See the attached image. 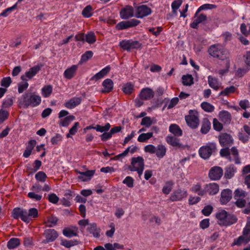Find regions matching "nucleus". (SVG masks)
<instances>
[{
  "label": "nucleus",
  "mask_w": 250,
  "mask_h": 250,
  "mask_svg": "<svg viewBox=\"0 0 250 250\" xmlns=\"http://www.w3.org/2000/svg\"><path fill=\"white\" fill-rule=\"evenodd\" d=\"M42 101L41 97L32 93H25L19 101L20 107L27 108L29 106L32 107L39 105Z\"/></svg>",
  "instance_id": "f257e3e1"
},
{
  "label": "nucleus",
  "mask_w": 250,
  "mask_h": 250,
  "mask_svg": "<svg viewBox=\"0 0 250 250\" xmlns=\"http://www.w3.org/2000/svg\"><path fill=\"white\" fill-rule=\"evenodd\" d=\"M218 219V223L221 226H230L237 221L236 216L232 214H229L225 210H222L216 214Z\"/></svg>",
  "instance_id": "f03ea898"
},
{
  "label": "nucleus",
  "mask_w": 250,
  "mask_h": 250,
  "mask_svg": "<svg viewBox=\"0 0 250 250\" xmlns=\"http://www.w3.org/2000/svg\"><path fill=\"white\" fill-rule=\"evenodd\" d=\"M217 151V148L216 143H208L199 148V154L202 158L207 160L212 155H214Z\"/></svg>",
  "instance_id": "7ed1b4c3"
},
{
  "label": "nucleus",
  "mask_w": 250,
  "mask_h": 250,
  "mask_svg": "<svg viewBox=\"0 0 250 250\" xmlns=\"http://www.w3.org/2000/svg\"><path fill=\"white\" fill-rule=\"evenodd\" d=\"M188 112L189 114L185 116L187 124L190 128L195 129L199 125L198 113L193 110H189Z\"/></svg>",
  "instance_id": "20e7f679"
},
{
  "label": "nucleus",
  "mask_w": 250,
  "mask_h": 250,
  "mask_svg": "<svg viewBox=\"0 0 250 250\" xmlns=\"http://www.w3.org/2000/svg\"><path fill=\"white\" fill-rule=\"evenodd\" d=\"M119 46L124 50L130 51L131 49H137L142 47V43L138 41L123 40L120 42Z\"/></svg>",
  "instance_id": "39448f33"
},
{
  "label": "nucleus",
  "mask_w": 250,
  "mask_h": 250,
  "mask_svg": "<svg viewBox=\"0 0 250 250\" xmlns=\"http://www.w3.org/2000/svg\"><path fill=\"white\" fill-rule=\"evenodd\" d=\"M43 65L42 63L35 65L30 68L24 75L21 76L22 81H29L31 80L41 70Z\"/></svg>",
  "instance_id": "423d86ee"
},
{
  "label": "nucleus",
  "mask_w": 250,
  "mask_h": 250,
  "mask_svg": "<svg viewBox=\"0 0 250 250\" xmlns=\"http://www.w3.org/2000/svg\"><path fill=\"white\" fill-rule=\"evenodd\" d=\"M219 190V185L215 183H211L206 184L203 191L200 193L201 196H205L206 194H208L210 195H214L216 194Z\"/></svg>",
  "instance_id": "0eeeda50"
},
{
  "label": "nucleus",
  "mask_w": 250,
  "mask_h": 250,
  "mask_svg": "<svg viewBox=\"0 0 250 250\" xmlns=\"http://www.w3.org/2000/svg\"><path fill=\"white\" fill-rule=\"evenodd\" d=\"M140 23V21L134 19L128 21H122L116 25V28L119 30L126 29L135 27Z\"/></svg>",
  "instance_id": "6e6552de"
},
{
  "label": "nucleus",
  "mask_w": 250,
  "mask_h": 250,
  "mask_svg": "<svg viewBox=\"0 0 250 250\" xmlns=\"http://www.w3.org/2000/svg\"><path fill=\"white\" fill-rule=\"evenodd\" d=\"M135 15L137 18H143L151 14L152 10L146 5L137 6L135 9Z\"/></svg>",
  "instance_id": "1a4fd4ad"
},
{
  "label": "nucleus",
  "mask_w": 250,
  "mask_h": 250,
  "mask_svg": "<svg viewBox=\"0 0 250 250\" xmlns=\"http://www.w3.org/2000/svg\"><path fill=\"white\" fill-rule=\"evenodd\" d=\"M187 196L188 192L186 190L179 188L173 191L170 196L169 200L172 202L179 201L186 198Z\"/></svg>",
  "instance_id": "9d476101"
},
{
  "label": "nucleus",
  "mask_w": 250,
  "mask_h": 250,
  "mask_svg": "<svg viewBox=\"0 0 250 250\" xmlns=\"http://www.w3.org/2000/svg\"><path fill=\"white\" fill-rule=\"evenodd\" d=\"M223 174V170L220 167L215 166L210 168L208 172V177L212 180H218Z\"/></svg>",
  "instance_id": "9b49d317"
},
{
  "label": "nucleus",
  "mask_w": 250,
  "mask_h": 250,
  "mask_svg": "<svg viewBox=\"0 0 250 250\" xmlns=\"http://www.w3.org/2000/svg\"><path fill=\"white\" fill-rule=\"evenodd\" d=\"M43 236L45 239L43 243L46 244L54 241L58 237V233L55 229H50L44 230Z\"/></svg>",
  "instance_id": "f8f14e48"
},
{
  "label": "nucleus",
  "mask_w": 250,
  "mask_h": 250,
  "mask_svg": "<svg viewBox=\"0 0 250 250\" xmlns=\"http://www.w3.org/2000/svg\"><path fill=\"white\" fill-rule=\"evenodd\" d=\"M142 166H143V167H145L144 159L142 157H132L131 164L128 166V169L131 170L135 168H140Z\"/></svg>",
  "instance_id": "ddd939ff"
},
{
  "label": "nucleus",
  "mask_w": 250,
  "mask_h": 250,
  "mask_svg": "<svg viewBox=\"0 0 250 250\" xmlns=\"http://www.w3.org/2000/svg\"><path fill=\"white\" fill-rule=\"evenodd\" d=\"M12 214V216L15 219H18L20 218L24 222L28 219L25 215L26 214V209L16 208L13 209Z\"/></svg>",
  "instance_id": "4468645a"
},
{
  "label": "nucleus",
  "mask_w": 250,
  "mask_h": 250,
  "mask_svg": "<svg viewBox=\"0 0 250 250\" xmlns=\"http://www.w3.org/2000/svg\"><path fill=\"white\" fill-rule=\"evenodd\" d=\"M219 143L221 146L229 147L233 144V139L231 136L227 133L222 134L219 137Z\"/></svg>",
  "instance_id": "2eb2a0df"
},
{
  "label": "nucleus",
  "mask_w": 250,
  "mask_h": 250,
  "mask_svg": "<svg viewBox=\"0 0 250 250\" xmlns=\"http://www.w3.org/2000/svg\"><path fill=\"white\" fill-rule=\"evenodd\" d=\"M166 141L169 145L177 148L184 149L185 148L186 146L180 143L179 139L176 136L168 135L166 137Z\"/></svg>",
  "instance_id": "dca6fc26"
},
{
  "label": "nucleus",
  "mask_w": 250,
  "mask_h": 250,
  "mask_svg": "<svg viewBox=\"0 0 250 250\" xmlns=\"http://www.w3.org/2000/svg\"><path fill=\"white\" fill-rule=\"evenodd\" d=\"M216 58L223 61L226 60V66L228 68L229 67V52L227 50L220 46L218 54Z\"/></svg>",
  "instance_id": "f3484780"
},
{
  "label": "nucleus",
  "mask_w": 250,
  "mask_h": 250,
  "mask_svg": "<svg viewBox=\"0 0 250 250\" xmlns=\"http://www.w3.org/2000/svg\"><path fill=\"white\" fill-rule=\"evenodd\" d=\"M120 17L122 19H128L134 16V10L132 6L127 5L122 8L120 12Z\"/></svg>",
  "instance_id": "a211bd4d"
},
{
  "label": "nucleus",
  "mask_w": 250,
  "mask_h": 250,
  "mask_svg": "<svg viewBox=\"0 0 250 250\" xmlns=\"http://www.w3.org/2000/svg\"><path fill=\"white\" fill-rule=\"evenodd\" d=\"M232 198V191L229 189H223L221 193L220 202L225 205L228 203Z\"/></svg>",
  "instance_id": "6ab92c4d"
},
{
  "label": "nucleus",
  "mask_w": 250,
  "mask_h": 250,
  "mask_svg": "<svg viewBox=\"0 0 250 250\" xmlns=\"http://www.w3.org/2000/svg\"><path fill=\"white\" fill-rule=\"evenodd\" d=\"M80 175L78 176V178L83 182L89 181L93 176L95 173V170H88L86 171L81 172L77 171Z\"/></svg>",
  "instance_id": "aec40b11"
},
{
  "label": "nucleus",
  "mask_w": 250,
  "mask_h": 250,
  "mask_svg": "<svg viewBox=\"0 0 250 250\" xmlns=\"http://www.w3.org/2000/svg\"><path fill=\"white\" fill-rule=\"evenodd\" d=\"M153 91L149 88L143 89L140 93V97L142 100H147L153 97Z\"/></svg>",
  "instance_id": "412c9836"
},
{
  "label": "nucleus",
  "mask_w": 250,
  "mask_h": 250,
  "mask_svg": "<svg viewBox=\"0 0 250 250\" xmlns=\"http://www.w3.org/2000/svg\"><path fill=\"white\" fill-rule=\"evenodd\" d=\"M244 61L247 65L246 68L239 69L238 71L241 73V76L246 73L250 69V51H247L243 56Z\"/></svg>",
  "instance_id": "4be33fe9"
},
{
  "label": "nucleus",
  "mask_w": 250,
  "mask_h": 250,
  "mask_svg": "<svg viewBox=\"0 0 250 250\" xmlns=\"http://www.w3.org/2000/svg\"><path fill=\"white\" fill-rule=\"evenodd\" d=\"M62 233L68 238L77 236H78V228L76 227L65 228L62 230Z\"/></svg>",
  "instance_id": "5701e85b"
},
{
  "label": "nucleus",
  "mask_w": 250,
  "mask_h": 250,
  "mask_svg": "<svg viewBox=\"0 0 250 250\" xmlns=\"http://www.w3.org/2000/svg\"><path fill=\"white\" fill-rule=\"evenodd\" d=\"M196 17L197 18L190 25V27L194 29H198V24L206 21L207 19V16L203 14H201L199 15L198 14Z\"/></svg>",
  "instance_id": "b1692460"
},
{
  "label": "nucleus",
  "mask_w": 250,
  "mask_h": 250,
  "mask_svg": "<svg viewBox=\"0 0 250 250\" xmlns=\"http://www.w3.org/2000/svg\"><path fill=\"white\" fill-rule=\"evenodd\" d=\"M102 85L104 89L102 90V92L104 93H109L113 88V82L112 80L106 79L103 81Z\"/></svg>",
  "instance_id": "393cba45"
},
{
  "label": "nucleus",
  "mask_w": 250,
  "mask_h": 250,
  "mask_svg": "<svg viewBox=\"0 0 250 250\" xmlns=\"http://www.w3.org/2000/svg\"><path fill=\"white\" fill-rule=\"evenodd\" d=\"M81 99L79 97H74L70 99L64 104L65 106L69 109H72L81 104Z\"/></svg>",
  "instance_id": "a878e982"
},
{
  "label": "nucleus",
  "mask_w": 250,
  "mask_h": 250,
  "mask_svg": "<svg viewBox=\"0 0 250 250\" xmlns=\"http://www.w3.org/2000/svg\"><path fill=\"white\" fill-rule=\"evenodd\" d=\"M86 229L90 232V233L92 234L94 237H100V229L97 228L96 223L90 224L89 226H88L87 228Z\"/></svg>",
  "instance_id": "bb28decb"
},
{
  "label": "nucleus",
  "mask_w": 250,
  "mask_h": 250,
  "mask_svg": "<svg viewBox=\"0 0 250 250\" xmlns=\"http://www.w3.org/2000/svg\"><path fill=\"white\" fill-rule=\"evenodd\" d=\"M219 116L221 121L224 124H229L230 123L231 120V116L228 111L222 110L220 111Z\"/></svg>",
  "instance_id": "cd10ccee"
},
{
  "label": "nucleus",
  "mask_w": 250,
  "mask_h": 250,
  "mask_svg": "<svg viewBox=\"0 0 250 250\" xmlns=\"http://www.w3.org/2000/svg\"><path fill=\"white\" fill-rule=\"evenodd\" d=\"M225 170V178L229 179L234 176V174L236 171V168L234 165H230V166L226 167Z\"/></svg>",
  "instance_id": "c85d7f7f"
},
{
  "label": "nucleus",
  "mask_w": 250,
  "mask_h": 250,
  "mask_svg": "<svg viewBox=\"0 0 250 250\" xmlns=\"http://www.w3.org/2000/svg\"><path fill=\"white\" fill-rule=\"evenodd\" d=\"M211 128V123L207 118L203 119L201 128V132L202 134H206L208 133Z\"/></svg>",
  "instance_id": "c756f323"
},
{
  "label": "nucleus",
  "mask_w": 250,
  "mask_h": 250,
  "mask_svg": "<svg viewBox=\"0 0 250 250\" xmlns=\"http://www.w3.org/2000/svg\"><path fill=\"white\" fill-rule=\"evenodd\" d=\"M78 68V65H73L70 68L66 69L64 72V77L67 79H72Z\"/></svg>",
  "instance_id": "7c9ffc66"
},
{
  "label": "nucleus",
  "mask_w": 250,
  "mask_h": 250,
  "mask_svg": "<svg viewBox=\"0 0 250 250\" xmlns=\"http://www.w3.org/2000/svg\"><path fill=\"white\" fill-rule=\"evenodd\" d=\"M27 220L25 221L26 223H29L32 218H36L38 217V210L37 208H33L29 209L28 211L26 210V214L25 215Z\"/></svg>",
  "instance_id": "2f4dec72"
},
{
  "label": "nucleus",
  "mask_w": 250,
  "mask_h": 250,
  "mask_svg": "<svg viewBox=\"0 0 250 250\" xmlns=\"http://www.w3.org/2000/svg\"><path fill=\"white\" fill-rule=\"evenodd\" d=\"M208 84L209 86L215 90H217L219 88V83L217 78H213L211 76L208 77Z\"/></svg>",
  "instance_id": "473e14b6"
},
{
  "label": "nucleus",
  "mask_w": 250,
  "mask_h": 250,
  "mask_svg": "<svg viewBox=\"0 0 250 250\" xmlns=\"http://www.w3.org/2000/svg\"><path fill=\"white\" fill-rule=\"evenodd\" d=\"M169 131L174 135V136H181L183 131L176 124H171L169 127Z\"/></svg>",
  "instance_id": "72a5a7b5"
},
{
  "label": "nucleus",
  "mask_w": 250,
  "mask_h": 250,
  "mask_svg": "<svg viewBox=\"0 0 250 250\" xmlns=\"http://www.w3.org/2000/svg\"><path fill=\"white\" fill-rule=\"evenodd\" d=\"M20 245V240L17 238H12L7 242V246L9 249H14Z\"/></svg>",
  "instance_id": "f704fd0d"
},
{
  "label": "nucleus",
  "mask_w": 250,
  "mask_h": 250,
  "mask_svg": "<svg viewBox=\"0 0 250 250\" xmlns=\"http://www.w3.org/2000/svg\"><path fill=\"white\" fill-rule=\"evenodd\" d=\"M166 153V148L163 145H159L156 148V155L159 158H162Z\"/></svg>",
  "instance_id": "c9c22d12"
},
{
  "label": "nucleus",
  "mask_w": 250,
  "mask_h": 250,
  "mask_svg": "<svg viewBox=\"0 0 250 250\" xmlns=\"http://www.w3.org/2000/svg\"><path fill=\"white\" fill-rule=\"evenodd\" d=\"M250 241V237H244V236H240L238 238L234 239L233 243V245L240 246L242 243L247 244Z\"/></svg>",
  "instance_id": "e433bc0d"
},
{
  "label": "nucleus",
  "mask_w": 250,
  "mask_h": 250,
  "mask_svg": "<svg viewBox=\"0 0 250 250\" xmlns=\"http://www.w3.org/2000/svg\"><path fill=\"white\" fill-rule=\"evenodd\" d=\"M174 183L173 181L170 180L166 182L165 185L162 188L163 192L166 195L168 194L172 189V187L174 185Z\"/></svg>",
  "instance_id": "4c0bfd02"
},
{
  "label": "nucleus",
  "mask_w": 250,
  "mask_h": 250,
  "mask_svg": "<svg viewBox=\"0 0 250 250\" xmlns=\"http://www.w3.org/2000/svg\"><path fill=\"white\" fill-rule=\"evenodd\" d=\"M217 7V6L214 4H208L206 3L202 5L196 11V13H195L194 18H196V16H197V15L199 14V13L203 10H207V9H212L216 8Z\"/></svg>",
  "instance_id": "58836bf2"
},
{
  "label": "nucleus",
  "mask_w": 250,
  "mask_h": 250,
  "mask_svg": "<svg viewBox=\"0 0 250 250\" xmlns=\"http://www.w3.org/2000/svg\"><path fill=\"white\" fill-rule=\"evenodd\" d=\"M182 79V83L184 85L190 86L193 83V78L191 75H183Z\"/></svg>",
  "instance_id": "ea45409f"
},
{
  "label": "nucleus",
  "mask_w": 250,
  "mask_h": 250,
  "mask_svg": "<svg viewBox=\"0 0 250 250\" xmlns=\"http://www.w3.org/2000/svg\"><path fill=\"white\" fill-rule=\"evenodd\" d=\"M78 244V241L74 240H67L65 239H62L61 240V245L67 248H69L72 246Z\"/></svg>",
  "instance_id": "a19ab883"
},
{
  "label": "nucleus",
  "mask_w": 250,
  "mask_h": 250,
  "mask_svg": "<svg viewBox=\"0 0 250 250\" xmlns=\"http://www.w3.org/2000/svg\"><path fill=\"white\" fill-rule=\"evenodd\" d=\"M53 87L51 85H45L42 89V94L43 97H48L52 92Z\"/></svg>",
  "instance_id": "79ce46f5"
},
{
  "label": "nucleus",
  "mask_w": 250,
  "mask_h": 250,
  "mask_svg": "<svg viewBox=\"0 0 250 250\" xmlns=\"http://www.w3.org/2000/svg\"><path fill=\"white\" fill-rule=\"evenodd\" d=\"M152 136L153 132H152L146 133H142L139 136L137 140L139 142H146Z\"/></svg>",
  "instance_id": "37998d69"
},
{
  "label": "nucleus",
  "mask_w": 250,
  "mask_h": 250,
  "mask_svg": "<svg viewBox=\"0 0 250 250\" xmlns=\"http://www.w3.org/2000/svg\"><path fill=\"white\" fill-rule=\"evenodd\" d=\"M219 47L220 46L218 45H211L208 50L209 54L213 57L216 58L218 54Z\"/></svg>",
  "instance_id": "c03bdc74"
},
{
  "label": "nucleus",
  "mask_w": 250,
  "mask_h": 250,
  "mask_svg": "<svg viewBox=\"0 0 250 250\" xmlns=\"http://www.w3.org/2000/svg\"><path fill=\"white\" fill-rule=\"evenodd\" d=\"M134 90V85L130 83H127L123 87V91L125 94H130Z\"/></svg>",
  "instance_id": "a18cd8bd"
},
{
  "label": "nucleus",
  "mask_w": 250,
  "mask_h": 250,
  "mask_svg": "<svg viewBox=\"0 0 250 250\" xmlns=\"http://www.w3.org/2000/svg\"><path fill=\"white\" fill-rule=\"evenodd\" d=\"M85 41L89 44L94 43L96 41V37L93 32H90L85 35Z\"/></svg>",
  "instance_id": "49530a36"
},
{
  "label": "nucleus",
  "mask_w": 250,
  "mask_h": 250,
  "mask_svg": "<svg viewBox=\"0 0 250 250\" xmlns=\"http://www.w3.org/2000/svg\"><path fill=\"white\" fill-rule=\"evenodd\" d=\"M202 108L208 112H211L214 111V107L210 103L204 102L201 104Z\"/></svg>",
  "instance_id": "de8ad7c7"
},
{
  "label": "nucleus",
  "mask_w": 250,
  "mask_h": 250,
  "mask_svg": "<svg viewBox=\"0 0 250 250\" xmlns=\"http://www.w3.org/2000/svg\"><path fill=\"white\" fill-rule=\"evenodd\" d=\"M235 89L236 88L234 86L227 87L219 94V96H228L229 94L234 93Z\"/></svg>",
  "instance_id": "09e8293b"
},
{
  "label": "nucleus",
  "mask_w": 250,
  "mask_h": 250,
  "mask_svg": "<svg viewBox=\"0 0 250 250\" xmlns=\"http://www.w3.org/2000/svg\"><path fill=\"white\" fill-rule=\"evenodd\" d=\"M75 118V117L73 115L67 116L60 122V125L62 126H67L70 124V122L73 121Z\"/></svg>",
  "instance_id": "8fccbe9b"
},
{
  "label": "nucleus",
  "mask_w": 250,
  "mask_h": 250,
  "mask_svg": "<svg viewBox=\"0 0 250 250\" xmlns=\"http://www.w3.org/2000/svg\"><path fill=\"white\" fill-rule=\"evenodd\" d=\"M92 8L90 5H87L82 11V15L85 18H89L92 16Z\"/></svg>",
  "instance_id": "3c124183"
},
{
  "label": "nucleus",
  "mask_w": 250,
  "mask_h": 250,
  "mask_svg": "<svg viewBox=\"0 0 250 250\" xmlns=\"http://www.w3.org/2000/svg\"><path fill=\"white\" fill-rule=\"evenodd\" d=\"M58 219L54 216H51L47 218V224L46 226L48 227H53L57 225Z\"/></svg>",
  "instance_id": "603ef678"
},
{
  "label": "nucleus",
  "mask_w": 250,
  "mask_h": 250,
  "mask_svg": "<svg viewBox=\"0 0 250 250\" xmlns=\"http://www.w3.org/2000/svg\"><path fill=\"white\" fill-rule=\"evenodd\" d=\"M93 55V53L92 51H86L82 56L81 59V62H87L91 59Z\"/></svg>",
  "instance_id": "864d4df0"
},
{
  "label": "nucleus",
  "mask_w": 250,
  "mask_h": 250,
  "mask_svg": "<svg viewBox=\"0 0 250 250\" xmlns=\"http://www.w3.org/2000/svg\"><path fill=\"white\" fill-rule=\"evenodd\" d=\"M35 178L39 182H44L47 175L43 171H39L35 175Z\"/></svg>",
  "instance_id": "5fc2aeb1"
},
{
  "label": "nucleus",
  "mask_w": 250,
  "mask_h": 250,
  "mask_svg": "<svg viewBox=\"0 0 250 250\" xmlns=\"http://www.w3.org/2000/svg\"><path fill=\"white\" fill-rule=\"evenodd\" d=\"M17 7V3H15L12 7L7 8L3 11L0 14V17H6L8 16V14L12 12L14 10H15Z\"/></svg>",
  "instance_id": "6e6d98bb"
},
{
  "label": "nucleus",
  "mask_w": 250,
  "mask_h": 250,
  "mask_svg": "<svg viewBox=\"0 0 250 250\" xmlns=\"http://www.w3.org/2000/svg\"><path fill=\"white\" fill-rule=\"evenodd\" d=\"M23 83H18V92L19 93H22L28 87V81H22Z\"/></svg>",
  "instance_id": "4d7b16f0"
},
{
  "label": "nucleus",
  "mask_w": 250,
  "mask_h": 250,
  "mask_svg": "<svg viewBox=\"0 0 250 250\" xmlns=\"http://www.w3.org/2000/svg\"><path fill=\"white\" fill-rule=\"evenodd\" d=\"M134 179L130 176H127L123 181V183L126 185L128 188H132L134 187Z\"/></svg>",
  "instance_id": "13d9d810"
},
{
  "label": "nucleus",
  "mask_w": 250,
  "mask_h": 250,
  "mask_svg": "<svg viewBox=\"0 0 250 250\" xmlns=\"http://www.w3.org/2000/svg\"><path fill=\"white\" fill-rule=\"evenodd\" d=\"M213 210V207L210 205H207L204 207L202 210V213L206 216H209Z\"/></svg>",
  "instance_id": "bf43d9fd"
},
{
  "label": "nucleus",
  "mask_w": 250,
  "mask_h": 250,
  "mask_svg": "<svg viewBox=\"0 0 250 250\" xmlns=\"http://www.w3.org/2000/svg\"><path fill=\"white\" fill-rule=\"evenodd\" d=\"M152 124L151 118L149 117H144L141 121V125L146 127H149Z\"/></svg>",
  "instance_id": "052dcab7"
},
{
  "label": "nucleus",
  "mask_w": 250,
  "mask_h": 250,
  "mask_svg": "<svg viewBox=\"0 0 250 250\" xmlns=\"http://www.w3.org/2000/svg\"><path fill=\"white\" fill-rule=\"evenodd\" d=\"M36 192H29L27 196L33 200H34L35 201H40L42 198V196L41 195L37 194L35 193Z\"/></svg>",
  "instance_id": "680f3d73"
},
{
  "label": "nucleus",
  "mask_w": 250,
  "mask_h": 250,
  "mask_svg": "<svg viewBox=\"0 0 250 250\" xmlns=\"http://www.w3.org/2000/svg\"><path fill=\"white\" fill-rule=\"evenodd\" d=\"M203 189L202 188L201 185L199 183L193 185L191 188L192 191L197 193L198 195L201 196V195L200 194V193L203 191Z\"/></svg>",
  "instance_id": "e2e57ef3"
},
{
  "label": "nucleus",
  "mask_w": 250,
  "mask_h": 250,
  "mask_svg": "<svg viewBox=\"0 0 250 250\" xmlns=\"http://www.w3.org/2000/svg\"><path fill=\"white\" fill-rule=\"evenodd\" d=\"M213 127L214 130L220 131L223 128V125L216 118L213 121Z\"/></svg>",
  "instance_id": "0e129e2a"
},
{
  "label": "nucleus",
  "mask_w": 250,
  "mask_h": 250,
  "mask_svg": "<svg viewBox=\"0 0 250 250\" xmlns=\"http://www.w3.org/2000/svg\"><path fill=\"white\" fill-rule=\"evenodd\" d=\"M156 147L152 145H148L145 146L144 151L150 154H155Z\"/></svg>",
  "instance_id": "69168bd1"
},
{
  "label": "nucleus",
  "mask_w": 250,
  "mask_h": 250,
  "mask_svg": "<svg viewBox=\"0 0 250 250\" xmlns=\"http://www.w3.org/2000/svg\"><path fill=\"white\" fill-rule=\"evenodd\" d=\"M48 200L53 204H57L59 201V198L55 193H51L48 195Z\"/></svg>",
  "instance_id": "338daca9"
},
{
  "label": "nucleus",
  "mask_w": 250,
  "mask_h": 250,
  "mask_svg": "<svg viewBox=\"0 0 250 250\" xmlns=\"http://www.w3.org/2000/svg\"><path fill=\"white\" fill-rule=\"evenodd\" d=\"M23 244L25 247H31L33 245V238L31 237L24 238Z\"/></svg>",
  "instance_id": "774afa93"
}]
</instances>
